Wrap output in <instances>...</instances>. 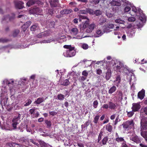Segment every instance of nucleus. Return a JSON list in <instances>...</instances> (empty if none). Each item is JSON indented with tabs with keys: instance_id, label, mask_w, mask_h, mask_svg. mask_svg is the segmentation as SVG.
Segmentation results:
<instances>
[{
	"instance_id": "obj_24",
	"label": "nucleus",
	"mask_w": 147,
	"mask_h": 147,
	"mask_svg": "<svg viewBox=\"0 0 147 147\" xmlns=\"http://www.w3.org/2000/svg\"><path fill=\"white\" fill-rule=\"evenodd\" d=\"M144 95L145 90L143 89L138 92V97L139 98L142 100L144 98Z\"/></svg>"
},
{
	"instance_id": "obj_62",
	"label": "nucleus",
	"mask_w": 147,
	"mask_h": 147,
	"mask_svg": "<svg viewBox=\"0 0 147 147\" xmlns=\"http://www.w3.org/2000/svg\"><path fill=\"white\" fill-rule=\"evenodd\" d=\"M79 12L80 13L82 14H86L87 13L86 9V10H80L79 11Z\"/></svg>"
},
{
	"instance_id": "obj_15",
	"label": "nucleus",
	"mask_w": 147,
	"mask_h": 147,
	"mask_svg": "<svg viewBox=\"0 0 147 147\" xmlns=\"http://www.w3.org/2000/svg\"><path fill=\"white\" fill-rule=\"evenodd\" d=\"M24 143L26 145L28 146H31V143H33L34 144L38 146L39 144L35 142L34 140L32 139H25L24 140Z\"/></svg>"
},
{
	"instance_id": "obj_54",
	"label": "nucleus",
	"mask_w": 147,
	"mask_h": 147,
	"mask_svg": "<svg viewBox=\"0 0 147 147\" xmlns=\"http://www.w3.org/2000/svg\"><path fill=\"white\" fill-rule=\"evenodd\" d=\"M108 139V138L107 137H105L102 140V144L105 145L106 144V142Z\"/></svg>"
},
{
	"instance_id": "obj_2",
	"label": "nucleus",
	"mask_w": 147,
	"mask_h": 147,
	"mask_svg": "<svg viewBox=\"0 0 147 147\" xmlns=\"http://www.w3.org/2000/svg\"><path fill=\"white\" fill-rule=\"evenodd\" d=\"M27 81V79L23 78H21L18 81L17 80H14L13 79L8 80L5 79L2 82V87L1 90L3 92H7V90L9 89L10 91L14 86L17 85H20L23 86L26 85L25 82Z\"/></svg>"
},
{
	"instance_id": "obj_37",
	"label": "nucleus",
	"mask_w": 147,
	"mask_h": 147,
	"mask_svg": "<svg viewBox=\"0 0 147 147\" xmlns=\"http://www.w3.org/2000/svg\"><path fill=\"white\" fill-rule=\"evenodd\" d=\"M116 88L115 86H113L111 87L109 91V94H112L116 90Z\"/></svg>"
},
{
	"instance_id": "obj_11",
	"label": "nucleus",
	"mask_w": 147,
	"mask_h": 147,
	"mask_svg": "<svg viewBox=\"0 0 147 147\" xmlns=\"http://www.w3.org/2000/svg\"><path fill=\"white\" fill-rule=\"evenodd\" d=\"M131 78L130 80V84L131 85V89L132 90H135V85L136 84V79L135 75L132 73L130 74Z\"/></svg>"
},
{
	"instance_id": "obj_61",
	"label": "nucleus",
	"mask_w": 147,
	"mask_h": 147,
	"mask_svg": "<svg viewBox=\"0 0 147 147\" xmlns=\"http://www.w3.org/2000/svg\"><path fill=\"white\" fill-rule=\"evenodd\" d=\"M45 122L48 127H50L51 126V121L47 120L45 121Z\"/></svg>"
},
{
	"instance_id": "obj_28",
	"label": "nucleus",
	"mask_w": 147,
	"mask_h": 147,
	"mask_svg": "<svg viewBox=\"0 0 147 147\" xmlns=\"http://www.w3.org/2000/svg\"><path fill=\"white\" fill-rule=\"evenodd\" d=\"M121 78L120 76H118L116 78L115 80L114 81L115 84L118 86L119 84L120 83Z\"/></svg>"
},
{
	"instance_id": "obj_51",
	"label": "nucleus",
	"mask_w": 147,
	"mask_h": 147,
	"mask_svg": "<svg viewBox=\"0 0 147 147\" xmlns=\"http://www.w3.org/2000/svg\"><path fill=\"white\" fill-rule=\"evenodd\" d=\"M99 115H96L95 117L94 121L95 124H96L98 123V121L99 118Z\"/></svg>"
},
{
	"instance_id": "obj_27",
	"label": "nucleus",
	"mask_w": 147,
	"mask_h": 147,
	"mask_svg": "<svg viewBox=\"0 0 147 147\" xmlns=\"http://www.w3.org/2000/svg\"><path fill=\"white\" fill-rule=\"evenodd\" d=\"M48 35L49 34L47 33V32H42L38 34L37 35V36L38 38H40L44 37Z\"/></svg>"
},
{
	"instance_id": "obj_26",
	"label": "nucleus",
	"mask_w": 147,
	"mask_h": 147,
	"mask_svg": "<svg viewBox=\"0 0 147 147\" xmlns=\"http://www.w3.org/2000/svg\"><path fill=\"white\" fill-rule=\"evenodd\" d=\"M72 10L71 9H64L60 11V13L62 14H68L71 12Z\"/></svg>"
},
{
	"instance_id": "obj_50",
	"label": "nucleus",
	"mask_w": 147,
	"mask_h": 147,
	"mask_svg": "<svg viewBox=\"0 0 147 147\" xmlns=\"http://www.w3.org/2000/svg\"><path fill=\"white\" fill-rule=\"evenodd\" d=\"M82 19H87L88 20L86 16L83 15H80L79 16V20L81 21Z\"/></svg>"
},
{
	"instance_id": "obj_35",
	"label": "nucleus",
	"mask_w": 147,
	"mask_h": 147,
	"mask_svg": "<svg viewBox=\"0 0 147 147\" xmlns=\"http://www.w3.org/2000/svg\"><path fill=\"white\" fill-rule=\"evenodd\" d=\"M14 18V15H13V16L11 17H10L9 16H6L3 19V21H6L7 22L11 20L12 19H13Z\"/></svg>"
},
{
	"instance_id": "obj_58",
	"label": "nucleus",
	"mask_w": 147,
	"mask_h": 147,
	"mask_svg": "<svg viewBox=\"0 0 147 147\" xmlns=\"http://www.w3.org/2000/svg\"><path fill=\"white\" fill-rule=\"evenodd\" d=\"M20 31L18 30H15L13 33V36H16L19 33Z\"/></svg>"
},
{
	"instance_id": "obj_34",
	"label": "nucleus",
	"mask_w": 147,
	"mask_h": 147,
	"mask_svg": "<svg viewBox=\"0 0 147 147\" xmlns=\"http://www.w3.org/2000/svg\"><path fill=\"white\" fill-rule=\"evenodd\" d=\"M116 107L115 104L111 102H109V107L111 109H115Z\"/></svg>"
},
{
	"instance_id": "obj_25",
	"label": "nucleus",
	"mask_w": 147,
	"mask_h": 147,
	"mask_svg": "<svg viewBox=\"0 0 147 147\" xmlns=\"http://www.w3.org/2000/svg\"><path fill=\"white\" fill-rule=\"evenodd\" d=\"M50 4L52 7H56L59 5V1L58 0H51Z\"/></svg>"
},
{
	"instance_id": "obj_56",
	"label": "nucleus",
	"mask_w": 147,
	"mask_h": 147,
	"mask_svg": "<svg viewBox=\"0 0 147 147\" xmlns=\"http://www.w3.org/2000/svg\"><path fill=\"white\" fill-rule=\"evenodd\" d=\"M88 74V72L86 70H84L82 71V74L84 76L87 77Z\"/></svg>"
},
{
	"instance_id": "obj_3",
	"label": "nucleus",
	"mask_w": 147,
	"mask_h": 147,
	"mask_svg": "<svg viewBox=\"0 0 147 147\" xmlns=\"http://www.w3.org/2000/svg\"><path fill=\"white\" fill-rule=\"evenodd\" d=\"M108 66L113 67L115 71L120 73H124L127 74L129 73L128 67L121 61L117 59H112L109 62Z\"/></svg>"
},
{
	"instance_id": "obj_42",
	"label": "nucleus",
	"mask_w": 147,
	"mask_h": 147,
	"mask_svg": "<svg viewBox=\"0 0 147 147\" xmlns=\"http://www.w3.org/2000/svg\"><path fill=\"white\" fill-rule=\"evenodd\" d=\"M39 144L41 147H46L47 144L43 141L41 140L39 141Z\"/></svg>"
},
{
	"instance_id": "obj_23",
	"label": "nucleus",
	"mask_w": 147,
	"mask_h": 147,
	"mask_svg": "<svg viewBox=\"0 0 147 147\" xmlns=\"http://www.w3.org/2000/svg\"><path fill=\"white\" fill-rule=\"evenodd\" d=\"M140 20V22H137L136 23V25L137 26V27L138 28H140L143 27L144 25V23L146 21V17L145 16V20L143 21L141 20L140 19H139Z\"/></svg>"
},
{
	"instance_id": "obj_49",
	"label": "nucleus",
	"mask_w": 147,
	"mask_h": 147,
	"mask_svg": "<svg viewBox=\"0 0 147 147\" xmlns=\"http://www.w3.org/2000/svg\"><path fill=\"white\" fill-rule=\"evenodd\" d=\"M134 111L132 110V111L128 112L127 111L126 112L127 113V115L129 117H131L134 114Z\"/></svg>"
},
{
	"instance_id": "obj_64",
	"label": "nucleus",
	"mask_w": 147,
	"mask_h": 147,
	"mask_svg": "<svg viewBox=\"0 0 147 147\" xmlns=\"http://www.w3.org/2000/svg\"><path fill=\"white\" fill-rule=\"evenodd\" d=\"M16 143H12L9 144V146L10 147H15Z\"/></svg>"
},
{
	"instance_id": "obj_36",
	"label": "nucleus",
	"mask_w": 147,
	"mask_h": 147,
	"mask_svg": "<svg viewBox=\"0 0 147 147\" xmlns=\"http://www.w3.org/2000/svg\"><path fill=\"white\" fill-rule=\"evenodd\" d=\"M7 103V99H3L2 100H1V98H0V105H1L2 106L3 105V104L4 105H6Z\"/></svg>"
},
{
	"instance_id": "obj_30",
	"label": "nucleus",
	"mask_w": 147,
	"mask_h": 147,
	"mask_svg": "<svg viewBox=\"0 0 147 147\" xmlns=\"http://www.w3.org/2000/svg\"><path fill=\"white\" fill-rule=\"evenodd\" d=\"M44 101L43 97L39 98H37V100L35 101L34 103L36 104H39Z\"/></svg>"
},
{
	"instance_id": "obj_40",
	"label": "nucleus",
	"mask_w": 147,
	"mask_h": 147,
	"mask_svg": "<svg viewBox=\"0 0 147 147\" xmlns=\"http://www.w3.org/2000/svg\"><path fill=\"white\" fill-rule=\"evenodd\" d=\"M81 47L83 49L86 50L88 49L89 47L88 45L87 44L83 43L82 44Z\"/></svg>"
},
{
	"instance_id": "obj_59",
	"label": "nucleus",
	"mask_w": 147,
	"mask_h": 147,
	"mask_svg": "<svg viewBox=\"0 0 147 147\" xmlns=\"http://www.w3.org/2000/svg\"><path fill=\"white\" fill-rule=\"evenodd\" d=\"M26 130L27 132H31V134H32L34 132V131L33 130H32L31 129L29 128L28 127L27 125L26 126Z\"/></svg>"
},
{
	"instance_id": "obj_19",
	"label": "nucleus",
	"mask_w": 147,
	"mask_h": 147,
	"mask_svg": "<svg viewBox=\"0 0 147 147\" xmlns=\"http://www.w3.org/2000/svg\"><path fill=\"white\" fill-rule=\"evenodd\" d=\"M140 105L137 103H133L132 104V106L131 109L133 111L136 112L138 111L140 108Z\"/></svg>"
},
{
	"instance_id": "obj_1",
	"label": "nucleus",
	"mask_w": 147,
	"mask_h": 147,
	"mask_svg": "<svg viewBox=\"0 0 147 147\" xmlns=\"http://www.w3.org/2000/svg\"><path fill=\"white\" fill-rule=\"evenodd\" d=\"M123 3V12L124 13H128L132 8V11L134 13V15L142 20H145V15L142 12V10L139 8H136L134 6L133 3L127 0H121Z\"/></svg>"
},
{
	"instance_id": "obj_47",
	"label": "nucleus",
	"mask_w": 147,
	"mask_h": 147,
	"mask_svg": "<svg viewBox=\"0 0 147 147\" xmlns=\"http://www.w3.org/2000/svg\"><path fill=\"white\" fill-rule=\"evenodd\" d=\"M34 3V2L33 0H30L27 3L26 5L28 7H30Z\"/></svg>"
},
{
	"instance_id": "obj_10",
	"label": "nucleus",
	"mask_w": 147,
	"mask_h": 147,
	"mask_svg": "<svg viewBox=\"0 0 147 147\" xmlns=\"http://www.w3.org/2000/svg\"><path fill=\"white\" fill-rule=\"evenodd\" d=\"M135 29L133 26L130 25L127 28L126 32L129 37H132L134 36Z\"/></svg>"
},
{
	"instance_id": "obj_4",
	"label": "nucleus",
	"mask_w": 147,
	"mask_h": 147,
	"mask_svg": "<svg viewBox=\"0 0 147 147\" xmlns=\"http://www.w3.org/2000/svg\"><path fill=\"white\" fill-rule=\"evenodd\" d=\"M71 38V37L70 36L63 35L59 38L55 39L53 38H50L47 40H42L40 41V43H49L53 41L56 44L57 42L62 43L63 42L66 41L67 40H69Z\"/></svg>"
},
{
	"instance_id": "obj_57",
	"label": "nucleus",
	"mask_w": 147,
	"mask_h": 147,
	"mask_svg": "<svg viewBox=\"0 0 147 147\" xmlns=\"http://www.w3.org/2000/svg\"><path fill=\"white\" fill-rule=\"evenodd\" d=\"M87 77L85 76H81L79 80L80 82H83L86 79Z\"/></svg>"
},
{
	"instance_id": "obj_39",
	"label": "nucleus",
	"mask_w": 147,
	"mask_h": 147,
	"mask_svg": "<svg viewBox=\"0 0 147 147\" xmlns=\"http://www.w3.org/2000/svg\"><path fill=\"white\" fill-rule=\"evenodd\" d=\"M65 96L61 94H60L57 96L58 99L60 100H63L65 98Z\"/></svg>"
},
{
	"instance_id": "obj_33",
	"label": "nucleus",
	"mask_w": 147,
	"mask_h": 147,
	"mask_svg": "<svg viewBox=\"0 0 147 147\" xmlns=\"http://www.w3.org/2000/svg\"><path fill=\"white\" fill-rule=\"evenodd\" d=\"M70 82L68 79H65L61 82L60 83L61 85L64 86H67L69 85Z\"/></svg>"
},
{
	"instance_id": "obj_17",
	"label": "nucleus",
	"mask_w": 147,
	"mask_h": 147,
	"mask_svg": "<svg viewBox=\"0 0 147 147\" xmlns=\"http://www.w3.org/2000/svg\"><path fill=\"white\" fill-rule=\"evenodd\" d=\"M109 63L107 62V65H106V69H107V71L106 73V79L108 80H109L111 77V70L110 69V67H111L108 66Z\"/></svg>"
},
{
	"instance_id": "obj_16",
	"label": "nucleus",
	"mask_w": 147,
	"mask_h": 147,
	"mask_svg": "<svg viewBox=\"0 0 147 147\" xmlns=\"http://www.w3.org/2000/svg\"><path fill=\"white\" fill-rule=\"evenodd\" d=\"M105 32V28L104 31H102L100 28L98 29L96 31V34L94 35V37H99L102 36Z\"/></svg>"
},
{
	"instance_id": "obj_53",
	"label": "nucleus",
	"mask_w": 147,
	"mask_h": 147,
	"mask_svg": "<svg viewBox=\"0 0 147 147\" xmlns=\"http://www.w3.org/2000/svg\"><path fill=\"white\" fill-rule=\"evenodd\" d=\"M94 14L96 15V16H98L101 14L102 12H101L99 10H97L94 11Z\"/></svg>"
},
{
	"instance_id": "obj_29",
	"label": "nucleus",
	"mask_w": 147,
	"mask_h": 147,
	"mask_svg": "<svg viewBox=\"0 0 147 147\" xmlns=\"http://www.w3.org/2000/svg\"><path fill=\"white\" fill-rule=\"evenodd\" d=\"M1 128L3 129L6 130H12V128L9 126V125L7 123H5L4 125L2 126Z\"/></svg>"
},
{
	"instance_id": "obj_6",
	"label": "nucleus",
	"mask_w": 147,
	"mask_h": 147,
	"mask_svg": "<svg viewBox=\"0 0 147 147\" xmlns=\"http://www.w3.org/2000/svg\"><path fill=\"white\" fill-rule=\"evenodd\" d=\"M63 47L67 49L63 53V55L65 57H71L75 55L76 52L74 47H72L71 45H65Z\"/></svg>"
},
{
	"instance_id": "obj_13",
	"label": "nucleus",
	"mask_w": 147,
	"mask_h": 147,
	"mask_svg": "<svg viewBox=\"0 0 147 147\" xmlns=\"http://www.w3.org/2000/svg\"><path fill=\"white\" fill-rule=\"evenodd\" d=\"M42 10L38 8H35L31 9L29 11V13L30 14H36V15H41Z\"/></svg>"
},
{
	"instance_id": "obj_5",
	"label": "nucleus",
	"mask_w": 147,
	"mask_h": 147,
	"mask_svg": "<svg viewBox=\"0 0 147 147\" xmlns=\"http://www.w3.org/2000/svg\"><path fill=\"white\" fill-rule=\"evenodd\" d=\"M89 21L86 20L82 25V27L80 28V32H82V31L86 29V31L87 33H90L92 32L96 27V24L92 23L88 24Z\"/></svg>"
},
{
	"instance_id": "obj_14",
	"label": "nucleus",
	"mask_w": 147,
	"mask_h": 147,
	"mask_svg": "<svg viewBox=\"0 0 147 147\" xmlns=\"http://www.w3.org/2000/svg\"><path fill=\"white\" fill-rule=\"evenodd\" d=\"M115 26V25L111 24L109 23L105 26V31L106 33H108L111 31L110 30L111 29H113Z\"/></svg>"
},
{
	"instance_id": "obj_38",
	"label": "nucleus",
	"mask_w": 147,
	"mask_h": 147,
	"mask_svg": "<svg viewBox=\"0 0 147 147\" xmlns=\"http://www.w3.org/2000/svg\"><path fill=\"white\" fill-rule=\"evenodd\" d=\"M38 28V27L37 25L35 24L32 25L30 29L31 31H35Z\"/></svg>"
},
{
	"instance_id": "obj_52",
	"label": "nucleus",
	"mask_w": 147,
	"mask_h": 147,
	"mask_svg": "<svg viewBox=\"0 0 147 147\" xmlns=\"http://www.w3.org/2000/svg\"><path fill=\"white\" fill-rule=\"evenodd\" d=\"M26 103L24 105L25 106H28L32 102V100L30 99H28L26 101Z\"/></svg>"
},
{
	"instance_id": "obj_63",
	"label": "nucleus",
	"mask_w": 147,
	"mask_h": 147,
	"mask_svg": "<svg viewBox=\"0 0 147 147\" xmlns=\"http://www.w3.org/2000/svg\"><path fill=\"white\" fill-rule=\"evenodd\" d=\"M86 36H80L79 35H77L76 37H73V38H77L78 39H81L83 38H85Z\"/></svg>"
},
{
	"instance_id": "obj_18",
	"label": "nucleus",
	"mask_w": 147,
	"mask_h": 147,
	"mask_svg": "<svg viewBox=\"0 0 147 147\" xmlns=\"http://www.w3.org/2000/svg\"><path fill=\"white\" fill-rule=\"evenodd\" d=\"M20 121V119L18 118H14L12 120L13 123L12 126L14 129H15L16 128L17 125L19 123Z\"/></svg>"
},
{
	"instance_id": "obj_8",
	"label": "nucleus",
	"mask_w": 147,
	"mask_h": 147,
	"mask_svg": "<svg viewBox=\"0 0 147 147\" xmlns=\"http://www.w3.org/2000/svg\"><path fill=\"white\" fill-rule=\"evenodd\" d=\"M127 133L128 134V136H129L130 140L137 143H140V139L135 134L134 131L132 130L130 131V132Z\"/></svg>"
},
{
	"instance_id": "obj_43",
	"label": "nucleus",
	"mask_w": 147,
	"mask_h": 147,
	"mask_svg": "<svg viewBox=\"0 0 147 147\" xmlns=\"http://www.w3.org/2000/svg\"><path fill=\"white\" fill-rule=\"evenodd\" d=\"M106 129L109 132H111L112 130V127L111 125L109 124H108L107 125L106 127Z\"/></svg>"
},
{
	"instance_id": "obj_44",
	"label": "nucleus",
	"mask_w": 147,
	"mask_h": 147,
	"mask_svg": "<svg viewBox=\"0 0 147 147\" xmlns=\"http://www.w3.org/2000/svg\"><path fill=\"white\" fill-rule=\"evenodd\" d=\"M31 23V22L30 21H28L26 22L24 24L23 26V27H24L25 26H26L25 29H27V28L29 27V26L30 25Z\"/></svg>"
},
{
	"instance_id": "obj_41",
	"label": "nucleus",
	"mask_w": 147,
	"mask_h": 147,
	"mask_svg": "<svg viewBox=\"0 0 147 147\" xmlns=\"http://www.w3.org/2000/svg\"><path fill=\"white\" fill-rule=\"evenodd\" d=\"M109 62H110V61H106V59H105L103 60H101V61H97V62H96L95 63H96V64H99L100 63H105V62L106 63H107V62L109 63Z\"/></svg>"
},
{
	"instance_id": "obj_46",
	"label": "nucleus",
	"mask_w": 147,
	"mask_h": 147,
	"mask_svg": "<svg viewBox=\"0 0 147 147\" xmlns=\"http://www.w3.org/2000/svg\"><path fill=\"white\" fill-rule=\"evenodd\" d=\"M115 22L117 23H119L120 24H123L125 22L123 20H121L119 19H117L115 20Z\"/></svg>"
},
{
	"instance_id": "obj_12",
	"label": "nucleus",
	"mask_w": 147,
	"mask_h": 147,
	"mask_svg": "<svg viewBox=\"0 0 147 147\" xmlns=\"http://www.w3.org/2000/svg\"><path fill=\"white\" fill-rule=\"evenodd\" d=\"M116 140L118 142H124L122 144V147H130V146L128 147L125 144V142L124 141V139L121 137H119L118 136V134H116ZM131 147H136L135 146H133Z\"/></svg>"
},
{
	"instance_id": "obj_48",
	"label": "nucleus",
	"mask_w": 147,
	"mask_h": 147,
	"mask_svg": "<svg viewBox=\"0 0 147 147\" xmlns=\"http://www.w3.org/2000/svg\"><path fill=\"white\" fill-rule=\"evenodd\" d=\"M87 13H88L90 14L94 15V11L93 10L90 8L86 9Z\"/></svg>"
},
{
	"instance_id": "obj_31",
	"label": "nucleus",
	"mask_w": 147,
	"mask_h": 147,
	"mask_svg": "<svg viewBox=\"0 0 147 147\" xmlns=\"http://www.w3.org/2000/svg\"><path fill=\"white\" fill-rule=\"evenodd\" d=\"M96 62V61H86L85 62V63L86 65V67L90 66L92 64H94Z\"/></svg>"
},
{
	"instance_id": "obj_60",
	"label": "nucleus",
	"mask_w": 147,
	"mask_h": 147,
	"mask_svg": "<svg viewBox=\"0 0 147 147\" xmlns=\"http://www.w3.org/2000/svg\"><path fill=\"white\" fill-rule=\"evenodd\" d=\"M98 103L97 100H95L93 102V107L95 108H97Z\"/></svg>"
},
{
	"instance_id": "obj_22",
	"label": "nucleus",
	"mask_w": 147,
	"mask_h": 147,
	"mask_svg": "<svg viewBox=\"0 0 147 147\" xmlns=\"http://www.w3.org/2000/svg\"><path fill=\"white\" fill-rule=\"evenodd\" d=\"M69 32L73 35H76L78 33V30L76 28H72L69 30Z\"/></svg>"
},
{
	"instance_id": "obj_21",
	"label": "nucleus",
	"mask_w": 147,
	"mask_h": 147,
	"mask_svg": "<svg viewBox=\"0 0 147 147\" xmlns=\"http://www.w3.org/2000/svg\"><path fill=\"white\" fill-rule=\"evenodd\" d=\"M110 3L111 5L113 6H119L121 5L120 1L119 0H112Z\"/></svg>"
},
{
	"instance_id": "obj_9",
	"label": "nucleus",
	"mask_w": 147,
	"mask_h": 147,
	"mask_svg": "<svg viewBox=\"0 0 147 147\" xmlns=\"http://www.w3.org/2000/svg\"><path fill=\"white\" fill-rule=\"evenodd\" d=\"M134 123L133 120L127 121L122 124L123 129L125 131H128L132 128Z\"/></svg>"
},
{
	"instance_id": "obj_55",
	"label": "nucleus",
	"mask_w": 147,
	"mask_h": 147,
	"mask_svg": "<svg viewBox=\"0 0 147 147\" xmlns=\"http://www.w3.org/2000/svg\"><path fill=\"white\" fill-rule=\"evenodd\" d=\"M136 20L135 18L133 17H129L128 19V20L129 22H134Z\"/></svg>"
},
{
	"instance_id": "obj_7",
	"label": "nucleus",
	"mask_w": 147,
	"mask_h": 147,
	"mask_svg": "<svg viewBox=\"0 0 147 147\" xmlns=\"http://www.w3.org/2000/svg\"><path fill=\"white\" fill-rule=\"evenodd\" d=\"M141 136L147 141V131H142V129H147V118H143L141 119Z\"/></svg>"
},
{
	"instance_id": "obj_20",
	"label": "nucleus",
	"mask_w": 147,
	"mask_h": 147,
	"mask_svg": "<svg viewBox=\"0 0 147 147\" xmlns=\"http://www.w3.org/2000/svg\"><path fill=\"white\" fill-rule=\"evenodd\" d=\"M24 3L21 1H16L15 2V6L17 8L21 9L24 7L23 5Z\"/></svg>"
},
{
	"instance_id": "obj_45",
	"label": "nucleus",
	"mask_w": 147,
	"mask_h": 147,
	"mask_svg": "<svg viewBox=\"0 0 147 147\" xmlns=\"http://www.w3.org/2000/svg\"><path fill=\"white\" fill-rule=\"evenodd\" d=\"M100 0H90V2L93 4H97L100 2Z\"/></svg>"
},
{
	"instance_id": "obj_32",
	"label": "nucleus",
	"mask_w": 147,
	"mask_h": 147,
	"mask_svg": "<svg viewBox=\"0 0 147 147\" xmlns=\"http://www.w3.org/2000/svg\"><path fill=\"white\" fill-rule=\"evenodd\" d=\"M30 113V114L32 115L33 114V113H35V116H38L39 115V113L38 111H37L36 109H32L29 110Z\"/></svg>"
}]
</instances>
